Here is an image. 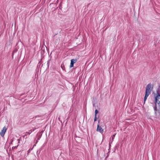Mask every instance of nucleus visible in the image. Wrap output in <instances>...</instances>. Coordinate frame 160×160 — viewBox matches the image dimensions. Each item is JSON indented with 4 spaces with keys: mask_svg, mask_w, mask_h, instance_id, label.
Returning a JSON list of instances; mask_svg holds the SVG:
<instances>
[{
    "mask_svg": "<svg viewBox=\"0 0 160 160\" xmlns=\"http://www.w3.org/2000/svg\"><path fill=\"white\" fill-rule=\"evenodd\" d=\"M18 145H17V146H15V147H12V149H17V147H18Z\"/></svg>",
    "mask_w": 160,
    "mask_h": 160,
    "instance_id": "nucleus-12",
    "label": "nucleus"
},
{
    "mask_svg": "<svg viewBox=\"0 0 160 160\" xmlns=\"http://www.w3.org/2000/svg\"><path fill=\"white\" fill-rule=\"evenodd\" d=\"M7 130V128L6 127H4L2 129V130L1 132H0V135L2 136L3 137L4 136V134L6 132Z\"/></svg>",
    "mask_w": 160,
    "mask_h": 160,
    "instance_id": "nucleus-3",
    "label": "nucleus"
},
{
    "mask_svg": "<svg viewBox=\"0 0 160 160\" xmlns=\"http://www.w3.org/2000/svg\"><path fill=\"white\" fill-rule=\"evenodd\" d=\"M151 86V83L148 84L147 85L146 88L145 93L149 94H150L151 91L152 90L153 87V86L152 87Z\"/></svg>",
    "mask_w": 160,
    "mask_h": 160,
    "instance_id": "nucleus-2",
    "label": "nucleus"
},
{
    "mask_svg": "<svg viewBox=\"0 0 160 160\" xmlns=\"http://www.w3.org/2000/svg\"><path fill=\"white\" fill-rule=\"evenodd\" d=\"M150 94L145 93V95L144 98V104L145 103V102L147 99L148 97Z\"/></svg>",
    "mask_w": 160,
    "mask_h": 160,
    "instance_id": "nucleus-7",
    "label": "nucleus"
},
{
    "mask_svg": "<svg viewBox=\"0 0 160 160\" xmlns=\"http://www.w3.org/2000/svg\"><path fill=\"white\" fill-rule=\"evenodd\" d=\"M38 140H37V141H36V142H35V144H36L38 143Z\"/></svg>",
    "mask_w": 160,
    "mask_h": 160,
    "instance_id": "nucleus-20",
    "label": "nucleus"
},
{
    "mask_svg": "<svg viewBox=\"0 0 160 160\" xmlns=\"http://www.w3.org/2000/svg\"><path fill=\"white\" fill-rule=\"evenodd\" d=\"M99 123V120H98V123Z\"/></svg>",
    "mask_w": 160,
    "mask_h": 160,
    "instance_id": "nucleus-23",
    "label": "nucleus"
},
{
    "mask_svg": "<svg viewBox=\"0 0 160 160\" xmlns=\"http://www.w3.org/2000/svg\"><path fill=\"white\" fill-rule=\"evenodd\" d=\"M71 111V108L70 110V111Z\"/></svg>",
    "mask_w": 160,
    "mask_h": 160,
    "instance_id": "nucleus-24",
    "label": "nucleus"
},
{
    "mask_svg": "<svg viewBox=\"0 0 160 160\" xmlns=\"http://www.w3.org/2000/svg\"><path fill=\"white\" fill-rule=\"evenodd\" d=\"M36 146V144H34V145H33V147Z\"/></svg>",
    "mask_w": 160,
    "mask_h": 160,
    "instance_id": "nucleus-21",
    "label": "nucleus"
},
{
    "mask_svg": "<svg viewBox=\"0 0 160 160\" xmlns=\"http://www.w3.org/2000/svg\"><path fill=\"white\" fill-rule=\"evenodd\" d=\"M15 52H16V51H13L12 52V57L13 56V54H14V53Z\"/></svg>",
    "mask_w": 160,
    "mask_h": 160,
    "instance_id": "nucleus-17",
    "label": "nucleus"
},
{
    "mask_svg": "<svg viewBox=\"0 0 160 160\" xmlns=\"http://www.w3.org/2000/svg\"><path fill=\"white\" fill-rule=\"evenodd\" d=\"M97 120V116H95V118H94V122L96 121Z\"/></svg>",
    "mask_w": 160,
    "mask_h": 160,
    "instance_id": "nucleus-14",
    "label": "nucleus"
},
{
    "mask_svg": "<svg viewBox=\"0 0 160 160\" xmlns=\"http://www.w3.org/2000/svg\"><path fill=\"white\" fill-rule=\"evenodd\" d=\"M36 129V128H35L33 129H31L28 132H26L25 135H24V137H25V136H26L28 134L29 135L31 133H32V132L34 131Z\"/></svg>",
    "mask_w": 160,
    "mask_h": 160,
    "instance_id": "nucleus-6",
    "label": "nucleus"
},
{
    "mask_svg": "<svg viewBox=\"0 0 160 160\" xmlns=\"http://www.w3.org/2000/svg\"><path fill=\"white\" fill-rule=\"evenodd\" d=\"M15 52H16V51H13L12 52V57L13 56V54H14V53Z\"/></svg>",
    "mask_w": 160,
    "mask_h": 160,
    "instance_id": "nucleus-18",
    "label": "nucleus"
},
{
    "mask_svg": "<svg viewBox=\"0 0 160 160\" xmlns=\"http://www.w3.org/2000/svg\"><path fill=\"white\" fill-rule=\"evenodd\" d=\"M77 61V59H72L71 60V63L70 65V68H72L73 67L74 64Z\"/></svg>",
    "mask_w": 160,
    "mask_h": 160,
    "instance_id": "nucleus-5",
    "label": "nucleus"
},
{
    "mask_svg": "<svg viewBox=\"0 0 160 160\" xmlns=\"http://www.w3.org/2000/svg\"><path fill=\"white\" fill-rule=\"evenodd\" d=\"M98 110L97 109H96L95 111V116H97V113H98Z\"/></svg>",
    "mask_w": 160,
    "mask_h": 160,
    "instance_id": "nucleus-10",
    "label": "nucleus"
},
{
    "mask_svg": "<svg viewBox=\"0 0 160 160\" xmlns=\"http://www.w3.org/2000/svg\"><path fill=\"white\" fill-rule=\"evenodd\" d=\"M24 95V93H22L20 94V96H21L23 95Z\"/></svg>",
    "mask_w": 160,
    "mask_h": 160,
    "instance_id": "nucleus-19",
    "label": "nucleus"
},
{
    "mask_svg": "<svg viewBox=\"0 0 160 160\" xmlns=\"http://www.w3.org/2000/svg\"><path fill=\"white\" fill-rule=\"evenodd\" d=\"M115 135V134H114V135H113L112 136V141L113 140V139H114Z\"/></svg>",
    "mask_w": 160,
    "mask_h": 160,
    "instance_id": "nucleus-13",
    "label": "nucleus"
},
{
    "mask_svg": "<svg viewBox=\"0 0 160 160\" xmlns=\"http://www.w3.org/2000/svg\"><path fill=\"white\" fill-rule=\"evenodd\" d=\"M37 135L38 136L37 140H40V138H41L42 137V134H40V133H38L37 134Z\"/></svg>",
    "mask_w": 160,
    "mask_h": 160,
    "instance_id": "nucleus-8",
    "label": "nucleus"
},
{
    "mask_svg": "<svg viewBox=\"0 0 160 160\" xmlns=\"http://www.w3.org/2000/svg\"><path fill=\"white\" fill-rule=\"evenodd\" d=\"M41 62H39L38 63V65H37V67L38 68H39L40 67V65H41Z\"/></svg>",
    "mask_w": 160,
    "mask_h": 160,
    "instance_id": "nucleus-11",
    "label": "nucleus"
},
{
    "mask_svg": "<svg viewBox=\"0 0 160 160\" xmlns=\"http://www.w3.org/2000/svg\"><path fill=\"white\" fill-rule=\"evenodd\" d=\"M155 105L153 106V108L155 114H156L157 111V107L159 108V111L160 109V88L159 87L156 90V93L155 96Z\"/></svg>",
    "mask_w": 160,
    "mask_h": 160,
    "instance_id": "nucleus-1",
    "label": "nucleus"
},
{
    "mask_svg": "<svg viewBox=\"0 0 160 160\" xmlns=\"http://www.w3.org/2000/svg\"><path fill=\"white\" fill-rule=\"evenodd\" d=\"M48 63H49V61H48V62L47 64H48Z\"/></svg>",
    "mask_w": 160,
    "mask_h": 160,
    "instance_id": "nucleus-22",
    "label": "nucleus"
},
{
    "mask_svg": "<svg viewBox=\"0 0 160 160\" xmlns=\"http://www.w3.org/2000/svg\"><path fill=\"white\" fill-rule=\"evenodd\" d=\"M61 67L63 70H65V68L63 64H61Z\"/></svg>",
    "mask_w": 160,
    "mask_h": 160,
    "instance_id": "nucleus-9",
    "label": "nucleus"
},
{
    "mask_svg": "<svg viewBox=\"0 0 160 160\" xmlns=\"http://www.w3.org/2000/svg\"><path fill=\"white\" fill-rule=\"evenodd\" d=\"M62 4H61V3L60 4V7H59V8L60 9H62Z\"/></svg>",
    "mask_w": 160,
    "mask_h": 160,
    "instance_id": "nucleus-15",
    "label": "nucleus"
},
{
    "mask_svg": "<svg viewBox=\"0 0 160 160\" xmlns=\"http://www.w3.org/2000/svg\"><path fill=\"white\" fill-rule=\"evenodd\" d=\"M32 148L31 149H29L28 151V153H29L30 152V151L31 150H32Z\"/></svg>",
    "mask_w": 160,
    "mask_h": 160,
    "instance_id": "nucleus-16",
    "label": "nucleus"
},
{
    "mask_svg": "<svg viewBox=\"0 0 160 160\" xmlns=\"http://www.w3.org/2000/svg\"><path fill=\"white\" fill-rule=\"evenodd\" d=\"M97 131L101 133H103L104 132L103 129L98 124L97 125Z\"/></svg>",
    "mask_w": 160,
    "mask_h": 160,
    "instance_id": "nucleus-4",
    "label": "nucleus"
}]
</instances>
